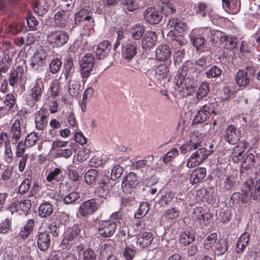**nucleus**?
Wrapping results in <instances>:
<instances>
[{
    "mask_svg": "<svg viewBox=\"0 0 260 260\" xmlns=\"http://www.w3.org/2000/svg\"><path fill=\"white\" fill-rule=\"evenodd\" d=\"M44 86V83L41 78H37L32 83L26 97V103L29 107H33L41 100Z\"/></svg>",
    "mask_w": 260,
    "mask_h": 260,
    "instance_id": "nucleus-1",
    "label": "nucleus"
},
{
    "mask_svg": "<svg viewBox=\"0 0 260 260\" xmlns=\"http://www.w3.org/2000/svg\"><path fill=\"white\" fill-rule=\"evenodd\" d=\"M142 72L157 84H161L160 81L168 78L169 76V69L165 64L159 65L154 70L150 71L147 68L142 69Z\"/></svg>",
    "mask_w": 260,
    "mask_h": 260,
    "instance_id": "nucleus-2",
    "label": "nucleus"
},
{
    "mask_svg": "<svg viewBox=\"0 0 260 260\" xmlns=\"http://www.w3.org/2000/svg\"><path fill=\"white\" fill-rule=\"evenodd\" d=\"M254 192L252 188V182L251 181H246L244 182L242 192H235L231 199L234 202H241L242 204H246L251 198L253 200Z\"/></svg>",
    "mask_w": 260,
    "mask_h": 260,
    "instance_id": "nucleus-3",
    "label": "nucleus"
},
{
    "mask_svg": "<svg viewBox=\"0 0 260 260\" xmlns=\"http://www.w3.org/2000/svg\"><path fill=\"white\" fill-rule=\"evenodd\" d=\"M69 39L68 33L63 30L53 31L47 36V42L53 48H60L65 45Z\"/></svg>",
    "mask_w": 260,
    "mask_h": 260,
    "instance_id": "nucleus-4",
    "label": "nucleus"
},
{
    "mask_svg": "<svg viewBox=\"0 0 260 260\" xmlns=\"http://www.w3.org/2000/svg\"><path fill=\"white\" fill-rule=\"evenodd\" d=\"M255 74V70L252 67L246 70H240L235 75V82L237 85L242 88H246L252 80V77Z\"/></svg>",
    "mask_w": 260,
    "mask_h": 260,
    "instance_id": "nucleus-5",
    "label": "nucleus"
},
{
    "mask_svg": "<svg viewBox=\"0 0 260 260\" xmlns=\"http://www.w3.org/2000/svg\"><path fill=\"white\" fill-rule=\"evenodd\" d=\"M213 151V150H207L205 148H199L189 157L186 166L188 168H193L202 163Z\"/></svg>",
    "mask_w": 260,
    "mask_h": 260,
    "instance_id": "nucleus-6",
    "label": "nucleus"
},
{
    "mask_svg": "<svg viewBox=\"0 0 260 260\" xmlns=\"http://www.w3.org/2000/svg\"><path fill=\"white\" fill-rule=\"evenodd\" d=\"M116 229V222L111 220L100 221L98 225L99 234L103 238L111 237L115 233Z\"/></svg>",
    "mask_w": 260,
    "mask_h": 260,
    "instance_id": "nucleus-7",
    "label": "nucleus"
},
{
    "mask_svg": "<svg viewBox=\"0 0 260 260\" xmlns=\"http://www.w3.org/2000/svg\"><path fill=\"white\" fill-rule=\"evenodd\" d=\"M31 207V202L29 200H21L13 203L7 210L12 214L16 213L18 215H26Z\"/></svg>",
    "mask_w": 260,
    "mask_h": 260,
    "instance_id": "nucleus-8",
    "label": "nucleus"
},
{
    "mask_svg": "<svg viewBox=\"0 0 260 260\" xmlns=\"http://www.w3.org/2000/svg\"><path fill=\"white\" fill-rule=\"evenodd\" d=\"M94 60L93 54H87L80 61V72L83 79H87L91 75L94 66Z\"/></svg>",
    "mask_w": 260,
    "mask_h": 260,
    "instance_id": "nucleus-9",
    "label": "nucleus"
},
{
    "mask_svg": "<svg viewBox=\"0 0 260 260\" xmlns=\"http://www.w3.org/2000/svg\"><path fill=\"white\" fill-rule=\"evenodd\" d=\"M216 114L214 107V104L209 103L207 105H203L193 120V123L197 124L202 123L206 121L212 114Z\"/></svg>",
    "mask_w": 260,
    "mask_h": 260,
    "instance_id": "nucleus-10",
    "label": "nucleus"
},
{
    "mask_svg": "<svg viewBox=\"0 0 260 260\" xmlns=\"http://www.w3.org/2000/svg\"><path fill=\"white\" fill-rule=\"evenodd\" d=\"M93 12L87 9H82L74 15V23L75 25H79L80 23L87 22L90 27L94 25V19L92 17Z\"/></svg>",
    "mask_w": 260,
    "mask_h": 260,
    "instance_id": "nucleus-11",
    "label": "nucleus"
},
{
    "mask_svg": "<svg viewBox=\"0 0 260 260\" xmlns=\"http://www.w3.org/2000/svg\"><path fill=\"white\" fill-rule=\"evenodd\" d=\"M9 81L10 85L12 86H14L18 83L21 86L23 85L26 81V77L24 75L23 67L18 66L11 72Z\"/></svg>",
    "mask_w": 260,
    "mask_h": 260,
    "instance_id": "nucleus-12",
    "label": "nucleus"
},
{
    "mask_svg": "<svg viewBox=\"0 0 260 260\" xmlns=\"http://www.w3.org/2000/svg\"><path fill=\"white\" fill-rule=\"evenodd\" d=\"M49 113L47 109L42 107L35 114L36 128L39 131L44 130L48 124Z\"/></svg>",
    "mask_w": 260,
    "mask_h": 260,
    "instance_id": "nucleus-13",
    "label": "nucleus"
},
{
    "mask_svg": "<svg viewBox=\"0 0 260 260\" xmlns=\"http://www.w3.org/2000/svg\"><path fill=\"white\" fill-rule=\"evenodd\" d=\"M98 209V205L94 199H91L82 203L78 210L82 217H87L93 214Z\"/></svg>",
    "mask_w": 260,
    "mask_h": 260,
    "instance_id": "nucleus-14",
    "label": "nucleus"
},
{
    "mask_svg": "<svg viewBox=\"0 0 260 260\" xmlns=\"http://www.w3.org/2000/svg\"><path fill=\"white\" fill-rule=\"evenodd\" d=\"M114 185V183L111 181L109 176H104L101 179L100 186L95 188L94 193L98 197L105 198Z\"/></svg>",
    "mask_w": 260,
    "mask_h": 260,
    "instance_id": "nucleus-15",
    "label": "nucleus"
},
{
    "mask_svg": "<svg viewBox=\"0 0 260 260\" xmlns=\"http://www.w3.org/2000/svg\"><path fill=\"white\" fill-rule=\"evenodd\" d=\"M145 20L150 24H158L162 19V13L155 7H149L144 13Z\"/></svg>",
    "mask_w": 260,
    "mask_h": 260,
    "instance_id": "nucleus-16",
    "label": "nucleus"
},
{
    "mask_svg": "<svg viewBox=\"0 0 260 260\" xmlns=\"http://www.w3.org/2000/svg\"><path fill=\"white\" fill-rule=\"evenodd\" d=\"M71 10L68 8L62 9L61 10L56 12L54 16V24L56 27L66 28L69 23V16L71 14Z\"/></svg>",
    "mask_w": 260,
    "mask_h": 260,
    "instance_id": "nucleus-17",
    "label": "nucleus"
},
{
    "mask_svg": "<svg viewBox=\"0 0 260 260\" xmlns=\"http://www.w3.org/2000/svg\"><path fill=\"white\" fill-rule=\"evenodd\" d=\"M80 232L79 226L76 224L68 229L64 233L62 244L64 245H69L74 243L79 237Z\"/></svg>",
    "mask_w": 260,
    "mask_h": 260,
    "instance_id": "nucleus-18",
    "label": "nucleus"
},
{
    "mask_svg": "<svg viewBox=\"0 0 260 260\" xmlns=\"http://www.w3.org/2000/svg\"><path fill=\"white\" fill-rule=\"evenodd\" d=\"M8 136L12 144H16L22 136L20 121L15 120L10 126Z\"/></svg>",
    "mask_w": 260,
    "mask_h": 260,
    "instance_id": "nucleus-19",
    "label": "nucleus"
},
{
    "mask_svg": "<svg viewBox=\"0 0 260 260\" xmlns=\"http://www.w3.org/2000/svg\"><path fill=\"white\" fill-rule=\"evenodd\" d=\"M240 131L234 125H230L226 130V134L224 139L230 144H235L240 140Z\"/></svg>",
    "mask_w": 260,
    "mask_h": 260,
    "instance_id": "nucleus-20",
    "label": "nucleus"
},
{
    "mask_svg": "<svg viewBox=\"0 0 260 260\" xmlns=\"http://www.w3.org/2000/svg\"><path fill=\"white\" fill-rule=\"evenodd\" d=\"M255 162L254 155L252 153L248 154L244 158L241 166L240 174L241 176L246 177L252 174V167Z\"/></svg>",
    "mask_w": 260,
    "mask_h": 260,
    "instance_id": "nucleus-21",
    "label": "nucleus"
},
{
    "mask_svg": "<svg viewBox=\"0 0 260 260\" xmlns=\"http://www.w3.org/2000/svg\"><path fill=\"white\" fill-rule=\"evenodd\" d=\"M138 184V178L136 174L134 172H130L123 179L122 183V187L123 191H131Z\"/></svg>",
    "mask_w": 260,
    "mask_h": 260,
    "instance_id": "nucleus-22",
    "label": "nucleus"
},
{
    "mask_svg": "<svg viewBox=\"0 0 260 260\" xmlns=\"http://www.w3.org/2000/svg\"><path fill=\"white\" fill-rule=\"evenodd\" d=\"M137 51V43L136 42L128 41L122 45V55L126 59H132L136 55Z\"/></svg>",
    "mask_w": 260,
    "mask_h": 260,
    "instance_id": "nucleus-23",
    "label": "nucleus"
},
{
    "mask_svg": "<svg viewBox=\"0 0 260 260\" xmlns=\"http://www.w3.org/2000/svg\"><path fill=\"white\" fill-rule=\"evenodd\" d=\"M36 238L37 245L40 250L44 251L48 249L51 242L50 235L48 232L39 233Z\"/></svg>",
    "mask_w": 260,
    "mask_h": 260,
    "instance_id": "nucleus-24",
    "label": "nucleus"
},
{
    "mask_svg": "<svg viewBox=\"0 0 260 260\" xmlns=\"http://www.w3.org/2000/svg\"><path fill=\"white\" fill-rule=\"evenodd\" d=\"M247 143L246 141H241L233 149L230 158L234 162H238L243 158V153L246 148Z\"/></svg>",
    "mask_w": 260,
    "mask_h": 260,
    "instance_id": "nucleus-25",
    "label": "nucleus"
},
{
    "mask_svg": "<svg viewBox=\"0 0 260 260\" xmlns=\"http://www.w3.org/2000/svg\"><path fill=\"white\" fill-rule=\"evenodd\" d=\"M111 48L112 46L110 41H103L96 47L95 50L96 58L99 59L105 58L109 54Z\"/></svg>",
    "mask_w": 260,
    "mask_h": 260,
    "instance_id": "nucleus-26",
    "label": "nucleus"
},
{
    "mask_svg": "<svg viewBox=\"0 0 260 260\" xmlns=\"http://www.w3.org/2000/svg\"><path fill=\"white\" fill-rule=\"evenodd\" d=\"M153 238V235L150 232L141 233L136 238L137 245L141 248L147 247L152 243Z\"/></svg>",
    "mask_w": 260,
    "mask_h": 260,
    "instance_id": "nucleus-27",
    "label": "nucleus"
},
{
    "mask_svg": "<svg viewBox=\"0 0 260 260\" xmlns=\"http://www.w3.org/2000/svg\"><path fill=\"white\" fill-rule=\"evenodd\" d=\"M157 41V37L155 32L147 31L142 39V46L143 48L150 49L153 48Z\"/></svg>",
    "mask_w": 260,
    "mask_h": 260,
    "instance_id": "nucleus-28",
    "label": "nucleus"
},
{
    "mask_svg": "<svg viewBox=\"0 0 260 260\" xmlns=\"http://www.w3.org/2000/svg\"><path fill=\"white\" fill-rule=\"evenodd\" d=\"M170 48L167 45H159L155 50L156 59L160 61L166 60L171 55Z\"/></svg>",
    "mask_w": 260,
    "mask_h": 260,
    "instance_id": "nucleus-29",
    "label": "nucleus"
},
{
    "mask_svg": "<svg viewBox=\"0 0 260 260\" xmlns=\"http://www.w3.org/2000/svg\"><path fill=\"white\" fill-rule=\"evenodd\" d=\"M53 211L52 205L49 202H44L38 208V215L43 218H47L51 216Z\"/></svg>",
    "mask_w": 260,
    "mask_h": 260,
    "instance_id": "nucleus-30",
    "label": "nucleus"
},
{
    "mask_svg": "<svg viewBox=\"0 0 260 260\" xmlns=\"http://www.w3.org/2000/svg\"><path fill=\"white\" fill-rule=\"evenodd\" d=\"M206 170L204 168H200L194 170L190 175L191 183L195 184L199 182L206 176Z\"/></svg>",
    "mask_w": 260,
    "mask_h": 260,
    "instance_id": "nucleus-31",
    "label": "nucleus"
},
{
    "mask_svg": "<svg viewBox=\"0 0 260 260\" xmlns=\"http://www.w3.org/2000/svg\"><path fill=\"white\" fill-rule=\"evenodd\" d=\"M145 31V26L142 24H136L129 30L131 37L135 40H139L144 35Z\"/></svg>",
    "mask_w": 260,
    "mask_h": 260,
    "instance_id": "nucleus-32",
    "label": "nucleus"
},
{
    "mask_svg": "<svg viewBox=\"0 0 260 260\" xmlns=\"http://www.w3.org/2000/svg\"><path fill=\"white\" fill-rule=\"evenodd\" d=\"M187 72V68L183 67L182 68V72L180 74V80H181V77H183V81L180 83V88L184 89L185 88L188 90L190 88H193L194 86L193 80L189 78H185L184 76L186 75Z\"/></svg>",
    "mask_w": 260,
    "mask_h": 260,
    "instance_id": "nucleus-33",
    "label": "nucleus"
},
{
    "mask_svg": "<svg viewBox=\"0 0 260 260\" xmlns=\"http://www.w3.org/2000/svg\"><path fill=\"white\" fill-rule=\"evenodd\" d=\"M249 237V234L246 232L241 235L236 245L235 250L237 253H239L243 251L248 243Z\"/></svg>",
    "mask_w": 260,
    "mask_h": 260,
    "instance_id": "nucleus-34",
    "label": "nucleus"
},
{
    "mask_svg": "<svg viewBox=\"0 0 260 260\" xmlns=\"http://www.w3.org/2000/svg\"><path fill=\"white\" fill-rule=\"evenodd\" d=\"M222 5L226 10L228 9L232 13H237L240 8L239 0H222Z\"/></svg>",
    "mask_w": 260,
    "mask_h": 260,
    "instance_id": "nucleus-35",
    "label": "nucleus"
},
{
    "mask_svg": "<svg viewBox=\"0 0 260 260\" xmlns=\"http://www.w3.org/2000/svg\"><path fill=\"white\" fill-rule=\"evenodd\" d=\"M220 41L225 48L230 50L236 48L237 44V38L231 36H221Z\"/></svg>",
    "mask_w": 260,
    "mask_h": 260,
    "instance_id": "nucleus-36",
    "label": "nucleus"
},
{
    "mask_svg": "<svg viewBox=\"0 0 260 260\" xmlns=\"http://www.w3.org/2000/svg\"><path fill=\"white\" fill-rule=\"evenodd\" d=\"M236 182V177L233 175L226 176L221 185V189L223 191H230L235 186Z\"/></svg>",
    "mask_w": 260,
    "mask_h": 260,
    "instance_id": "nucleus-37",
    "label": "nucleus"
},
{
    "mask_svg": "<svg viewBox=\"0 0 260 260\" xmlns=\"http://www.w3.org/2000/svg\"><path fill=\"white\" fill-rule=\"evenodd\" d=\"M208 215L202 207H197L193 210L192 218L194 220H198L199 223H202L205 221L206 218L208 219Z\"/></svg>",
    "mask_w": 260,
    "mask_h": 260,
    "instance_id": "nucleus-38",
    "label": "nucleus"
},
{
    "mask_svg": "<svg viewBox=\"0 0 260 260\" xmlns=\"http://www.w3.org/2000/svg\"><path fill=\"white\" fill-rule=\"evenodd\" d=\"M34 225L35 222L33 219H30L28 220L19 233L20 237L22 239L27 238L32 232Z\"/></svg>",
    "mask_w": 260,
    "mask_h": 260,
    "instance_id": "nucleus-39",
    "label": "nucleus"
},
{
    "mask_svg": "<svg viewBox=\"0 0 260 260\" xmlns=\"http://www.w3.org/2000/svg\"><path fill=\"white\" fill-rule=\"evenodd\" d=\"M210 91L209 84L207 82H203L199 86L196 94V98L198 101L202 100L207 96Z\"/></svg>",
    "mask_w": 260,
    "mask_h": 260,
    "instance_id": "nucleus-40",
    "label": "nucleus"
},
{
    "mask_svg": "<svg viewBox=\"0 0 260 260\" xmlns=\"http://www.w3.org/2000/svg\"><path fill=\"white\" fill-rule=\"evenodd\" d=\"M201 146V143L195 142L193 136L189 142H187L186 144H183L180 147V150H181L182 153L185 154L191 150L193 148L194 149H197Z\"/></svg>",
    "mask_w": 260,
    "mask_h": 260,
    "instance_id": "nucleus-41",
    "label": "nucleus"
},
{
    "mask_svg": "<svg viewBox=\"0 0 260 260\" xmlns=\"http://www.w3.org/2000/svg\"><path fill=\"white\" fill-rule=\"evenodd\" d=\"M228 248L227 241L225 239H219L215 245L214 252L218 256L221 255L227 251Z\"/></svg>",
    "mask_w": 260,
    "mask_h": 260,
    "instance_id": "nucleus-42",
    "label": "nucleus"
},
{
    "mask_svg": "<svg viewBox=\"0 0 260 260\" xmlns=\"http://www.w3.org/2000/svg\"><path fill=\"white\" fill-rule=\"evenodd\" d=\"M11 59L7 54L0 55V74L8 72L10 67Z\"/></svg>",
    "mask_w": 260,
    "mask_h": 260,
    "instance_id": "nucleus-43",
    "label": "nucleus"
},
{
    "mask_svg": "<svg viewBox=\"0 0 260 260\" xmlns=\"http://www.w3.org/2000/svg\"><path fill=\"white\" fill-rule=\"evenodd\" d=\"M98 172L95 169L88 170L84 175L85 182L88 185H93L95 183Z\"/></svg>",
    "mask_w": 260,
    "mask_h": 260,
    "instance_id": "nucleus-44",
    "label": "nucleus"
},
{
    "mask_svg": "<svg viewBox=\"0 0 260 260\" xmlns=\"http://www.w3.org/2000/svg\"><path fill=\"white\" fill-rule=\"evenodd\" d=\"M195 239L194 235L188 231H186L180 236V243L184 246L188 245L193 242Z\"/></svg>",
    "mask_w": 260,
    "mask_h": 260,
    "instance_id": "nucleus-45",
    "label": "nucleus"
},
{
    "mask_svg": "<svg viewBox=\"0 0 260 260\" xmlns=\"http://www.w3.org/2000/svg\"><path fill=\"white\" fill-rule=\"evenodd\" d=\"M160 10L162 14L168 16L176 12V7L171 2H164L160 7Z\"/></svg>",
    "mask_w": 260,
    "mask_h": 260,
    "instance_id": "nucleus-46",
    "label": "nucleus"
},
{
    "mask_svg": "<svg viewBox=\"0 0 260 260\" xmlns=\"http://www.w3.org/2000/svg\"><path fill=\"white\" fill-rule=\"evenodd\" d=\"M64 71L63 74L65 79L67 80L69 77L72 75L74 72V64L72 58L68 59L66 63L64 64Z\"/></svg>",
    "mask_w": 260,
    "mask_h": 260,
    "instance_id": "nucleus-47",
    "label": "nucleus"
},
{
    "mask_svg": "<svg viewBox=\"0 0 260 260\" xmlns=\"http://www.w3.org/2000/svg\"><path fill=\"white\" fill-rule=\"evenodd\" d=\"M149 210V204L146 202L142 203L135 213L134 217L137 219L142 218L148 213Z\"/></svg>",
    "mask_w": 260,
    "mask_h": 260,
    "instance_id": "nucleus-48",
    "label": "nucleus"
},
{
    "mask_svg": "<svg viewBox=\"0 0 260 260\" xmlns=\"http://www.w3.org/2000/svg\"><path fill=\"white\" fill-rule=\"evenodd\" d=\"M62 171L59 168H56L51 171L48 174L46 180L48 182H51L53 181H58L59 176L61 175Z\"/></svg>",
    "mask_w": 260,
    "mask_h": 260,
    "instance_id": "nucleus-49",
    "label": "nucleus"
},
{
    "mask_svg": "<svg viewBox=\"0 0 260 260\" xmlns=\"http://www.w3.org/2000/svg\"><path fill=\"white\" fill-rule=\"evenodd\" d=\"M149 167L147 161L145 159L139 160L133 162L132 164V168L134 170H137L141 172L146 170Z\"/></svg>",
    "mask_w": 260,
    "mask_h": 260,
    "instance_id": "nucleus-50",
    "label": "nucleus"
},
{
    "mask_svg": "<svg viewBox=\"0 0 260 260\" xmlns=\"http://www.w3.org/2000/svg\"><path fill=\"white\" fill-rule=\"evenodd\" d=\"M192 43L196 47L197 50L204 51L205 50L204 43L205 39L201 37H190Z\"/></svg>",
    "mask_w": 260,
    "mask_h": 260,
    "instance_id": "nucleus-51",
    "label": "nucleus"
},
{
    "mask_svg": "<svg viewBox=\"0 0 260 260\" xmlns=\"http://www.w3.org/2000/svg\"><path fill=\"white\" fill-rule=\"evenodd\" d=\"M247 181H251L252 188L254 192L253 200H260V177L254 183L252 178H249Z\"/></svg>",
    "mask_w": 260,
    "mask_h": 260,
    "instance_id": "nucleus-52",
    "label": "nucleus"
},
{
    "mask_svg": "<svg viewBox=\"0 0 260 260\" xmlns=\"http://www.w3.org/2000/svg\"><path fill=\"white\" fill-rule=\"evenodd\" d=\"M217 235L215 233H213L209 235L205 240L204 247L206 249H209L212 248L214 244L217 240Z\"/></svg>",
    "mask_w": 260,
    "mask_h": 260,
    "instance_id": "nucleus-53",
    "label": "nucleus"
},
{
    "mask_svg": "<svg viewBox=\"0 0 260 260\" xmlns=\"http://www.w3.org/2000/svg\"><path fill=\"white\" fill-rule=\"evenodd\" d=\"M62 62L60 59H53L49 63V71L52 74H56L60 70Z\"/></svg>",
    "mask_w": 260,
    "mask_h": 260,
    "instance_id": "nucleus-54",
    "label": "nucleus"
},
{
    "mask_svg": "<svg viewBox=\"0 0 260 260\" xmlns=\"http://www.w3.org/2000/svg\"><path fill=\"white\" fill-rule=\"evenodd\" d=\"M32 8L35 12L37 13L39 15H42L47 12L48 7L46 5H42L41 1H38L33 5Z\"/></svg>",
    "mask_w": 260,
    "mask_h": 260,
    "instance_id": "nucleus-55",
    "label": "nucleus"
},
{
    "mask_svg": "<svg viewBox=\"0 0 260 260\" xmlns=\"http://www.w3.org/2000/svg\"><path fill=\"white\" fill-rule=\"evenodd\" d=\"M39 138L38 134L35 132L28 134L25 138V145L29 147L34 146Z\"/></svg>",
    "mask_w": 260,
    "mask_h": 260,
    "instance_id": "nucleus-56",
    "label": "nucleus"
},
{
    "mask_svg": "<svg viewBox=\"0 0 260 260\" xmlns=\"http://www.w3.org/2000/svg\"><path fill=\"white\" fill-rule=\"evenodd\" d=\"M140 0H125L124 7L129 11H133L139 7Z\"/></svg>",
    "mask_w": 260,
    "mask_h": 260,
    "instance_id": "nucleus-57",
    "label": "nucleus"
},
{
    "mask_svg": "<svg viewBox=\"0 0 260 260\" xmlns=\"http://www.w3.org/2000/svg\"><path fill=\"white\" fill-rule=\"evenodd\" d=\"M31 184V180L28 178H25L20 184L18 192L20 194L25 193L29 189Z\"/></svg>",
    "mask_w": 260,
    "mask_h": 260,
    "instance_id": "nucleus-58",
    "label": "nucleus"
},
{
    "mask_svg": "<svg viewBox=\"0 0 260 260\" xmlns=\"http://www.w3.org/2000/svg\"><path fill=\"white\" fill-rule=\"evenodd\" d=\"M10 139L8 134L4 132L0 133V148H5L10 146Z\"/></svg>",
    "mask_w": 260,
    "mask_h": 260,
    "instance_id": "nucleus-59",
    "label": "nucleus"
},
{
    "mask_svg": "<svg viewBox=\"0 0 260 260\" xmlns=\"http://www.w3.org/2000/svg\"><path fill=\"white\" fill-rule=\"evenodd\" d=\"M222 70L216 66L212 67L206 72L207 77L208 78H217L221 74Z\"/></svg>",
    "mask_w": 260,
    "mask_h": 260,
    "instance_id": "nucleus-60",
    "label": "nucleus"
},
{
    "mask_svg": "<svg viewBox=\"0 0 260 260\" xmlns=\"http://www.w3.org/2000/svg\"><path fill=\"white\" fill-rule=\"evenodd\" d=\"M32 57L41 64L44 65L46 62L47 54L44 50L41 49L35 52Z\"/></svg>",
    "mask_w": 260,
    "mask_h": 260,
    "instance_id": "nucleus-61",
    "label": "nucleus"
},
{
    "mask_svg": "<svg viewBox=\"0 0 260 260\" xmlns=\"http://www.w3.org/2000/svg\"><path fill=\"white\" fill-rule=\"evenodd\" d=\"M123 168L119 165L114 166L111 170V179L116 180L119 178L122 174Z\"/></svg>",
    "mask_w": 260,
    "mask_h": 260,
    "instance_id": "nucleus-62",
    "label": "nucleus"
},
{
    "mask_svg": "<svg viewBox=\"0 0 260 260\" xmlns=\"http://www.w3.org/2000/svg\"><path fill=\"white\" fill-rule=\"evenodd\" d=\"M26 23L29 30H35L37 28L39 22L34 16L30 15L26 18Z\"/></svg>",
    "mask_w": 260,
    "mask_h": 260,
    "instance_id": "nucleus-63",
    "label": "nucleus"
},
{
    "mask_svg": "<svg viewBox=\"0 0 260 260\" xmlns=\"http://www.w3.org/2000/svg\"><path fill=\"white\" fill-rule=\"evenodd\" d=\"M136 250L135 248L126 246L123 250V254L126 260H132L135 256Z\"/></svg>",
    "mask_w": 260,
    "mask_h": 260,
    "instance_id": "nucleus-64",
    "label": "nucleus"
}]
</instances>
